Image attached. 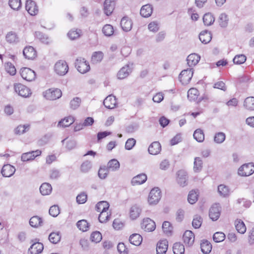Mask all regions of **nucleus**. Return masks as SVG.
Here are the masks:
<instances>
[{
	"mask_svg": "<svg viewBox=\"0 0 254 254\" xmlns=\"http://www.w3.org/2000/svg\"><path fill=\"white\" fill-rule=\"evenodd\" d=\"M62 95L61 90L58 88H50L43 92L45 98L50 100H55L60 98Z\"/></svg>",
	"mask_w": 254,
	"mask_h": 254,
	"instance_id": "obj_1",
	"label": "nucleus"
},
{
	"mask_svg": "<svg viewBox=\"0 0 254 254\" xmlns=\"http://www.w3.org/2000/svg\"><path fill=\"white\" fill-rule=\"evenodd\" d=\"M161 197V190L158 188L152 189L149 194L148 202L150 204H156L160 200Z\"/></svg>",
	"mask_w": 254,
	"mask_h": 254,
	"instance_id": "obj_2",
	"label": "nucleus"
},
{
	"mask_svg": "<svg viewBox=\"0 0 254 254\" xmlns=\"http://www.w3.org/2000/svg\"><path fill=\"white\" fill-rule=\"evenodd\" d=\"M75 64L78 71L81 73H85L90 69L89 63L83 58H77Z\"/></svg>",
	"mask_w": 254,
	"mask_h": 254,
	"instance_id": "obj_3",
	"label": "nucleus"
},
{
	"mask_svg": "<svg viewBox=\"0 0 254 254\" xmlns=\"http://www.w3.org/2000/svg\"><path fill=\"white\" fill-rule=\"evenodd\" d=\"M54 69L57 74L64 75L68 72V66L65 61L60 60L55 64Z\"/></svg>",
	"mask_w": 254,
	"mask_h": 254,
	"instance_id": "obj_4",
	"label": "nucleus"
},
{
	"mask_svg": "<svg viewBox=\"0 0 254 254\" xmlns=\"http://www.w3.org/2000/svg\"><path fill=\"white\" fill-rule=\"evenodd\" d=\"M176 175V181L180 187H184L188 185V176L186 171L180 170L177 172Z\"/></svg>",
	"mask_w": 254,
	"mask_h": 254,
	"instance_id": "obj_5",
	"label": "nucleus"
},
{
	"mask_svg": "<svg viewBox=\"0 0 254 254\" xmlns=\"http://www.w3.org/2000/svg\"><path fill=\"white\" fill-rule=\"evenodd\" d=\"M254 172V164L252 163L245 164L238 169V174L241 176H249Z\"/></svg>",
	"mask_w": 254,
	"mask_h": 254,
	"instance_id": "obj_6",
	"label": "nucleus"
},
{
	"mask_svg": "<svg viewBox=\"0 0 254 254\" xmlns=\"http://www.w3.org/2000/svg\"><path fill=\"white\" fill-rule=\"evenodd\" d=\"M192 68H188L182 71L179 75V79L183 84H187L193 76Z\"/></svg>",
	"mask_w": 254,
	"mask_h": 254,
	"instance_id": "obj_7",
	"label": "nucleus"
},
{
	"mask_svg": "<svg viewBox=\"0 0 254 254\" xmlns=\"http://www.w3.org/2000/svg\"><path fill=\"white\" fill-rule=\"evenodd\" d=\"M20 74L24 80L28 81H32L36 78L35 71L28 67L22 68L20 69Z\"/></svg>",
	"mask_w": 254,
	"mask_h": 254,
	"instance_id": "obj_8",
	"label": "nucleus"
},
{
	"mask_svg": "<svg viewBox=\"0 0 254 254\" xmlns=\"http://www.w3.org/2000/svg\"><path fill=\"white\" fill-rule=\"evenodd\" d=\"M14 90L19 96L23 97H28L31 94L30 89L20 83H17L14 85Z\"/></svg>",
	"mask_w": 254,
	"mask_h": 254,
	"instance_id": "obj_9",
	"label": "nucleus"
},
{
	"mask_svg": "<svg viewBox=\"0 0 254 254\" xmlns=\"http://www.w3.org/2000/svg\"><path fill=\"white\" fill-rule=\"evenodd\" d=\"M221 207L218 203L213 204L209 210V216L213 221L217 220L220 217Z\"/></svg>",
	"mask_w": 254,
	"mask_h": 254,
	"instance_id": "obj_10",
	"label": "nucleus"
},
{
	"mask_svg": "<svg viewBox=\"0 0 254 254\" xmlns=\"http://www.w3.org/2000/svg\"><path fill=\"white\" fill-rule=\"evenodd\" d=\"M116 5V0H105L103 4V10L107 16L113 13Z\"/></svg>",
	"mask_w": 254,
	"mask_h": 254,
	"instance_id": "obj_11",
	"label": "nucleus"
},
{
	"mask_svg": "<svg viewBox=\"0 0 254 254\" xmlns=\"http://www.w3.org/2000/svg\"><path fill=\"white\" fill-rule=\"evenodd\" d=\"M155 222L149 218H145L141 223V228L147 232H152L155 229Z\"/></svg>",
	"mask_w": 254,
	"mask_h": 254,
	"instance_id": "obj_12",
	"label": "nucleus"
},
{
	"mask_svg": "<svg viewBox=\"0 0 254 254\" xmlns=\"http://www.w3.org/2000/svg\"><path fill=\"white\" fill-rule=\"evenodd\" d=\"M132 71V65L126 64L123 66L118 72V79H123L127 77Z\"/></svg>",
	"mask_w": 254,
	"mask_h": 254,
	"instance_id": "obj_13",
	"label": "nucleus"
},
{
	"mask_svg": "<svg viewBox=\"0 0 254 254\" xmlns=\"http://www.w3.org/2000/svg\"><path fill=\"white\" fill-rule=\"evenodd\" d=\"M25 8L31 15H35L38 13V8L35 1L31 0L26 1Z\"/></svg>",
	"mask_w": 254,
	"mask_h": 254,
	"instance_id": "obj_14",
	"label": "nucleus"
},
{
	"mask_svg": "<svg viewBox=\"0 0 254 254\" xmlns=\"http://www.w3.org/2000/svg\"><path fill=\"white\" fill-rule=\"evenodd\" d=\"M41 153V150H36V151L23 153L21 155V160L25 162L34 160L35 157L40 156Z\"/></svg>",
	"mask_w": 254,
	"mask_h": 254,
	"instance_id": "obj_15",
	"label": "nucleus"
},
{
	"mask_svg": "<svg viewBox=\"0 0 254 254\" xmlns=\"http://www.w3.org/2000/svg\"><path fill=\"white\" fill-rule=\"evenodd\" d=\"M103 104L105 107L108 109H114L117 105V100L115 96L112 95H109L104 100Z\"/></svg>",
	"mask_w": 254,
	"mask_h": 254,
	"instance_id": "obj_16",
	"label": "nucleus"
},
{
	"mask_svg": "<svg viewBox=\"0 0 254 254\" xmlns=\"http://www.w3.org/2000/svg\"><path fill=\"white\" fill-rule=\"evenodd\" d=\"M23 54L26 59L33 60L36 57V51L32 46H27L23 50Z\"/></svg>",
	"mask_w": 254,
	"mask_h": 254,
	"instance_id": "obj_17",
	"label": "nucleus"
},
{
	"mask_svg": "<svg viewBox=\"0 0 254 254\" xmlns=\"http://www.w3.org/2000/svg\"><path fill=\"white\" fill-rule=\"evenodd\" d=\"M168 244L166 240L159 241L156 246L157 254H166L168 250Z\"/></svg>",
	"mask_w": 254,
	"mask_h": 254,
	"instance_id": "obj_18",
	"label": "nucleus"
},
{
	"mask_svg": "<svg viewBox=\"0 0 254 254\" xmlns=\"http://www.w3.org/2000/svg\"><path fill=\"white\" fill-rule=\"evenodd\" d=\"M183 240L186 244L189 246H192L194 241V235L192 231L187 230L184 234Z\"/></svg>",
	"mask_w": 254,
	"mask_h": 254,
	"instance_id": "obj_19",
	"label": "nucleus"
},
{
	"mask_svg": "<svg viewBox=\"0 0 254 254\" xmlns=\"http://www.w3.org/2000/svg\"><path fill=\"white\" fill-rule=\"evenodd\" d=\"M15 172V168L10 164L4 165L1 169V174L3 177H10Z\"/></svg>",
	"mask_w": 254,
	"mask_h": 254,
	"instance_id": "obj_20",
	"label": "nucleus"
},
{
	"mask_svg": "<svg viewBox=\"0 0 254 254\" xmlns=\"http://www.w3.org/2000/svg\"><path fill=\"white\" fill-rule=\"evenodd\" d=\"M120 24L123 30L126 32L129 31L132 26L131 20L127 16H125L122 18L121 20Z\"/></svg>",
	"mask_w": 254,
	"mask_h": 254,
	"instance_id": "obj_21",
	"label": "nucleus"
},
{
	"mask_svg": "<svg viewBox=\"0 0 254 254\" xmlns=\"http://www.w3.org/2000/svg\"><path fill=\"white\" fill-rule=\"evenodd\" d=\"M5 39L7 42L11 44H16L19 42V38L17 34L13 31L7 33Z\"/></svg>",
	"mask_w": 254,
	"mask_h": 254,
	"instance_id": "obj_22",
	"label": "nucleus"
},
{
	"mask_svg": "<svg viewBox=\"0 0 254 254\" xmlns=\"http://www.w3.org/2000/svg\"><path fill=\"white\" fill-rule=\"evenodd\" d=\"M43 245L39 242L34 243L31 246L28 250V252L30 254H39L43 250Z\"/></svg>",
	"mask_w": 254,
	"mask_h": 254,
	"instance_id": "obj_23",
	"label": "nucleus"
},
{
	"mask_svg": "<svg viewBox=\"0 0 254 254\" xmlns=\"http://www.w3.org/2000/svg\"><path fill=\"white\" fill-rule=\"evenodd\" d=\"M200 59V57L195 53L191 54L188 56L187 61L190 67L195 66L197 64Z\"/></svg>",
	"mask_w": 254,
	"mask_h": 254,
	"instance_id": "obj_24",
	"label": "nucleus"
},
{
	"mask_svg": "<svg viewBox=\"0 0 254 254\" xmlns=\"http://www.w3.org/2000/svg\"><path fill=\"white\" fill-rule=\"evenodd\" d=\"M147 180V176L144 174H140L134 177L132 180L131 183L132 185H139L145 182Z\"/></svg>",
	"mask_w": 254,
	"mask_h": 254,
	"instance_id": "obj_25",
	"label": "nucleus"
},
{
	"mask_svg": "<svg viewBox=\"0 0 254 254\" xmlns=\"http://www.w3.org/2000/svg\"><path fill=\"white\" fill-rule=\"evenodd\" d=\"M161 147L160 143L158 141H155L152 143L149 146L148 152L152 155H156L161 151Z\"/></svg>",
	"mask_w": 254,
	"mask_h": 254,
	"instance_id": "obj_26",
	"label": "nucleus"
},
{
	"mask_svg": "<svg viewBox=\"0 0 254 254\" xmlns=\"http://www.w3.org/2000/svg\"><path fill=\"white\" fill-rule=\"evenodd\" d=\"M199 39L202 43L206 44L211 41L212 35L210 32L207 30L203 31L199 34Z\"/></svg>",
	"mask_w": 254,
	"mask_h": 254,
	"instance_id": "obj_27",
	"label": "nucleus"
},
{
	"mask_svg": "<svg viewBox=\"0 0 254 254\" xmlns=\"http://www.w3.org/2000/svg\"><path fill=\"white\" fill-rule=\"evenodd\" d=\"M153 11V7L151 5L147 4L142 6L140 13L144 17H149Z\"/></svg>",
	"mask_w": 254,
	"mask_h": 254,
	"instance_id": "obj_28",
	"label": "nucleus"
},
{
	"mask_svg": "<svg viewBox=\"0 0 254 254\" xmlns=\"http://www.w3.org/2000/svg\"><path fill=\"white\" fill-rule=\"evenodd\" d=\"M141 209L137 205L132 206L129 211V215L131 219L134 220L138 218L141 213Z\"/></svg>",
	"mask_w": 254,
	"mask_h": 254,
	"instance_id": "obj_29",
	"label": "nucleus"
},
{
	"mask_svg": "<svg viewBox=\"0 0 254 254\" xmlns=\"http://www.w3.org/2000/svg\"><path fill=\"white\" fill-rule=\"evenodd\" d=\"M120 167L119 162L115 159L110 160L107 164V168L109 171L115 172L118 171Z\"/></svg>",
	"mask_w": 254,
	"mask_h": 254,
	"instance_id": "obj_30",
	"label": "nucleus"
},
{
	"mask_svg": "<svg viewBox=\"0 0 254 254\" xmlns=\"http://www.w3.org/2000/svg\"><path fill=\"white\" fill-rule=\"evenodd\" d=\"M29 224L32 227L37 228L43 225V220L42 218L34 216L32 217L29 220Z\"/></svg>",
	"mask_w": 254,
	"mask_h": 254,
	"instance_id": "obj_31",
	"label": "nucleus"
},
{
	"mask_svg": "<svg viewBox=\"0 0 254 254\" xmlns=\"http://www.w3.org/2000/svg\"><path fill=\"white\" fill-rule=\"evenodd\" d=\"M52 190L51 185L47 183H44L41 185L40 188V191L43 195L50 194Z\"/></svg>",
	"mask_w": 254,
	"mask_h": 254,
	"instance_id": "obj_32",
	"label": "nucleus"
},
{
	"mask_svg": "<svg viewBox=\"0 0 254 254\" xmlns=\"http://www.w3.org/2000/svg\"><path fill=\"white\" fill-rule=\"evenodd\" d=\"M218 20L220 27L225 28L228 24V16L225 13H222L219 15Z\"/></svg>",
	"mask_w": 254,
	"mask_h": 254,
	"instance_id": "obj_33",
	"label": "nucleus"
},
{
	"mask_svg": "<svg viewBox=\"0 0 254 254\" xmlns=\"http://www.w3.org/2000/svg\"><path fill=\"white\" fill-rule=\"evenodd\" d=\"M104 57V54L101 51L95 52L93 53L91 61L93 64L100 63Z\"/></svg>",
	"mask_w": 254,
	"mask_h": 254,
	"instance_id": "obj_34",
	"label": "nucleus"
},
{
	"mask_svg": "<svg viewBox=\"0 0 254 254\" xmlns=\"http://www.w3.org/2000/svg\"><path fill=\"white\" fill-rule=\"evenodd\" d=\"M235 225L238 232L244 234L246 231V226L244 222L241 219H237L235 221Z\"/></svg>",
	"mask_w": 254,
	"mask_h": 254,
	"instance_id": "obj_35",
	"label": "nucleus"
},
{
	"mask_svg": "<svg viewBox=\"0 0 254 254\" xmlns=\"http://www.w3.org/2000/svg\"><path fill=\"white\" fill-rule=\"evenodd\" d=\"M129 241L132 245L139 246L142 241V238L138 234H133L130 236Z\"/></svg>",
	"mask_w": 254,
	"mask_h": 254,
	"instance_id": "obj_36",
	"label": "nucleus"
},
{
	"mask_svg": "<svg viewBox=\"0 0 254 254\" xmlns=\"http://www.w3.org/2000/svg\"><path fill=\"white\" fill-rule=\"evenodd\" d=\"M74 122V118L71 116H68L59 122L58 126L63 127H69Z\"/></svg>",
	"mask_w": 254,
	"mask_h": 254,
	"instance_id": "obj_37",
	"label": "nucleus"
},
{
	"mask_svg": "<svg viewBox=\"0 0 254 254\" xmlns=\"http://www.w3.org/2000/svg\"><path fill=\"white\" fill-rule=\"evenodd\" d=\"M203 21L205 25L210 26L214 23L215 17L211 13L208 12L204 15Z\"/></svg>",
	"mask_w": 254,
	"mask_h": 254,
	"instance_id": "obj_38",
	"label": "nucleus"
},
{
	"mask_svg": "<svg viewBox=\"0 0 254 254\" xmlns=\"http://www.w3.org/2000/svg\"><path fill=\"white\" fill-rule=\"evenodd\" d=\"M29 129L30 125L29 124L20 125L15 129L14 132L16 134L21 135L28 131Z\"/></svg>",
	"mask_w": 254,
	"mask_h": 254,
	"instance_id": "obj_39",
	"label": "nucleus"
},
{
	"mask_svg": "<svg viewBox=\"0 0 254 254\" xmlns=\"http://www.w3.org/2000/svg\"><path fill=\"white\" fill-rule=\"evenodd\" d=\"M109 206V204L107 201H101L96 204L95 208L98 212H101L108 210Z\"/></svg>",
	"mask_w": 254,
	"mask_h": 254,
	"instance_id": "obj_40",
	"label": "nucleus"
},
{
	"mask_svg": "<svg viewBox=\"0 0 254 254\" xmlns=\"http://www.w3.org/2000/svg\"><path fill=\"white\" fill-rule=\"evenodd\" d=\"M198 95L199 92L196 88H190L188 92V98L191 101L197 99Z\"/></svg>",
	"mask_w": 254,
	"mask_h": 254,
	"instance_id": "obj_41",
	"label": "nucleus"
},
{
	"mask_svg": "<svg viewBox=\"0 0 254 254\" xmlns=\"http://www.w3.org/2000/svg\"><path fill=\"white\" fill-rule=\"evenodd\" d=\"M198 199L197 190H192L190 191L188 195V200L190 203L193 204L195 203Z\"/></svg>",
	"mask_w": 254,
	"mask_h": 254,
	"instance_id": "obj_42",
	"label": "nucleus"
},
{
	"mask_svg": "<svg viewBox=\"0 0 254 254\" xmlns=\"http://www.w3.org/2000/svg\"><path fill=\"white\" fill-rule=\"evenodd\" d=\"M81 30L78 29H72L68 32L67 36L71 40H74L79 38L81 35Z\"/></svg>",
	"mask_w": 254,
	"mask_h": 254,
	"instance_id": "obj_43",
	"label": "nucleus"
},
{
	"mask_svg": "<svg viewBox=\"0 0 254 254\" xmlns=\"http://www.w3.org/2000/svg\"><path fill=\"white\" fill-rule=\"evenodd\" d=\"M244 106L249 110H254V97H249L245 99Z\"/></svg>",
	"mask_w": 254,
	"mask_h": 254,
	"instance_id": "obj_44",
	"label": "nucleus"
},
{
	"mask_svg": "<svg viewBox=\"0 0 254 254\" xmlns=\"http://www.w3.org/2000/svg\"><path fill=\"white\" fill-rule=\"evenodd\" d=\"M218 191L219 194L223 197L228 196L230 193L228 187L224 185H220L218 186Z\"/></svg>",
	"mask_w": 254,
	"mask_h": 254,
	"instance_id": "obj_45",
	"label": "nucleus"
},
{
	"mask_svg": "<svg viewBox=\"0 0 254 254\" xmlns=\"http://www.w3.org/2000/svg\"><path fill=\"white\" fill-rule=\"evenodd\" d=\"M194 138L199 142H202L204 140V134L201 129H196L193 133Z\"/></svg>",
	"mask_w": 254,
	"mask_h": 254,
	"instance_id": "obj_46",
	"label": "nucleus"
},
{
	"mask_svg": "<svg viewBox=\"0 0 254 254\" xmlns=\"http://www.w3.org/2000/svg\"><path fill=\"white\" fill-rule=\"evenodd\" d=\"M174 254H184L185 252L184 246L181 243H176L173 246Z\"/></svg>",
	"mask_w": 254,
	"mask_h": 254,
	"instance_id": "obj_47",
	"label": "nucleus"
},
{
	"mask_svg": "<svg viewBox=\"0 0 254 254\" xmlns=\"http://www.w3.org/2000/svg\"><path fill=\"white\" fill-rule=\"evenodd\" d=\"M92 163L91 161L86 160L84 161L80 166V171L83 173H88L92 168Z\"/></svg>",
	"mask_w": 254,
	"mask_h": 254,
	"instance_id": "obj_48",
	"label": "nucleus"
},
{
	"mask_svg": "<svg viewBox=\"0 0 254 254\" xmlns=\"http://www.w3.org/2000/svg\"><path fill=\"white\" fill-rule=\"evenodd\" d=\"M212 249L211 244L207 241L202 242L201 244V250L202 252L205 254H209Z\"/></svg>",
	"mask_w": 254,
	"mask_h": 254,
	"instance_id": "obj_49",
	"label": "nucleus"
},
{
	"mask_svg": "<svg viewBox=\"0 0 254 254\" xmlns=\"http://www.w3.org/2000/svg\"><path fill=\"white\" fill-rule=\"evenodd\" d=\"M35 36L44 44H48L50 42V39L48 36L40 32H36Z\"/></svg>",
	"mask_w": 254,
	"mask_h": 254,
	"instance_id": "obj_50",
	"label": "nucleus"
},
{
	"mask_svg": "<svg viewBox=\"0 0 254 254\" xmlns=\"http://www.w3.org/2000/svg\"><path fill=\"white\" fill-rule=\"evenodd\" d=\"M78 228L83 232L87 231L89 228L88 223L85 220H81L78 221L76 223Z\"/></svg>",
	"mask_w": 254,
	"mask_h": 254,
	"instance_id": "obj_51",
	"label": "nucleus"
},
{
	"mask_svg": "<svg viewBox=\"0 0 254 254\" xmlns=\"http://www.w3.org/2000/svg\"><path fill=\"white\" fill-rule=\"evenodd\" d=\"M111 213L108 212V210L100 212L99 216V221L101 223L106 222L110 218Z\"/></svg>",
	"mask_w": 254,
	"mask_h": 254,
	"instance_id": "obj_52",
	"label": "nucleus"
},
{
	"mask_svg": "<svg viewBox=\"0 0 254 254\" xmlns=\"http://www.w3.org/2000/svg\"><path fill=\"white\" fill-rule=\"evenodd\" d=\"M61 238L59 232L51 233L49 236V241L53 244H57L60 241Z\"/></svg>",
	"mask_w": 254,
	"mask_h": 254,
	"instance_id": "obj_53",
	"label": "nucleus"
},
{
	"mask_svg": "<svg viewBox=\"0 0 254 254\" xmlns=\"http://www.w3.org/2000/svg\"><path fill=\"white\" fill-rule=\"evenodd\" d=\"M162 229L164 233L169 236L172 234L173 227L169 222L165 221L162 224Z\"/></svg>",
	"mask_w": 254,
	"mask_h": 254,
	"instance_id": "obj_54",
	"label": "nucleus"
},
{
	"mask_svg": "<svg viewBox=\"0 0 254 254\" xmlns=\"http://www.w3.org/2000/svg\"><path fill=\"white\" fill-rule=\"evenodd\" d=\"M226 135L224 132H219L216 133L214 136V141L215 143L220 144L225 140Z\"/></svg>",
	"mask_w": 254,
	"mask_h": 254,
	"instance_id": "obj_55",
	"label": "nucleus"
},
{
	"mask_svg": "<svg viewBox=\"0 0 254 254\" xmlns=\"http://www.w3.org/2000/svg\"><path fill=\"white\" fill-rule=\"evenodd\" d=\"M193 170L195 172L201 171L202 167V161L199 157H196L194 159Z\"/></svg>",
	"mask_w": 254,
	"mask_h": 254,
	"instance_id": "obj_56",
	"label": "nucleus"
},
{
	"mask_svg": "<svg viewBox=\"0 0 254 254\" xmlns=\"http://www.w3.org/2000/svg\"><path fill=\"white\" fill-rule=\"evenodd\" d=\"M202 222V218L201 217L198 215H195L193 217L192 225L194 228L197 229L201 226Z\"/></svg>",
	"mask_w": 254,
	"mask_h": 254,
	"instance_id": "obj_57",
	"label": "nucleus"
},
{
	"mask_svg": "<svg viewBox=\"0 0 254 254\" xmlns=\"http://www.w3.org/2000/svg\"><path fill=\"white\" fill-rule=\"evenodd\" d=\"M102 32L105 36H110L114 33L113 27L110 24H106L103 27Z\"/></svg>",
	"mask_w": 254,
	"mask_h": 254,
	"instance_id": "obj_58",
	"label": "nucleus"
},
{
	"mask_svg": "<svg viewBox=\"0 0 254 254\" xmlns=\"http://www.w3.org/2000/svg\"><path fill=\"white\" fill-rule=\"evenodd\" d=\"M8 3L13 10H18L21 6V0H9Z\"/></svg>",
	"mask_w": 254,
	"mask_h": 254,
	"instance_id": "obj_59",
	"label": "nucleus"
},
{
	"mask_svg": "<svg viewBox=\"0 0 254 254\" xmlns=\"http://www.w3.org/2000/svg\"><path fill=\"white\" fill-rule=\"evenodd\" d=\"M5 68L7 72L11 75H14L16 73V68L14 66L9 62H7L5 64Z\"/></svg>",
	"mask_w": 254,
	"mask_h": 254,
	"instance_id": "obj_60",
	"label": "nucleus"
},
{
	"mask_svg": "<svg viewBox=\"0 0 254 254\" xmlns=\"http://www.w3.org/2000/svg\"><path fill=\"white\" fill-rule=\"evenodd\" d=\"M213 238L216 243H219L224 240L225 235L222 232H217L214 233Z\"/></svg>",
	"mask_w": 254,
	"mask_h": 254,
	"instance_id": "obj_61",
	"label": "nucleus"
},
{
	"mask_svg": "<svg viewBox=\"0 0 254 254\" xmlns=\"http://www.w3.org/2000/svg\"><path fill=\"white\" fill-rule=\"evenodd\" d=\"M246 57L244 55H236L233 59V62L235 64H241L246 61Z\"/></svg>",
	"mask_w": 254,
	"mask_h": 254,
	"instance_id": "obj_62",
	"label": "nucleus"
},
{
	"mask_svg": "<svg viewBox=\"0 0 254 254\" xmlns=\"http://www.w3.org/2000/svg\"><path fill=\"white\" fill-rule=\"evenodd\" d=\"M102 238L101 234L98 231H95L91 234L90 239L91 241L97 243L101 241Z\"/></svg>",
	"mask_w": 254,
	"mask_h": 254,
	"instance_id": "obj_63",
	"label": "nucleus"
},
{
	"mask_svg": "<svg viewBox=\"0 0 254 254\" xmlns=\"http://www.w3.org/2000/svg\"><path fill=\"white\" fill-rule=\"evenodd\" d=\"M109 170L106 167H100L98 171V176L101 179H105L109 173Z\"/></svg>",
	"mask_w": 254,
	"mask_h": 254,
	"instance_id": "obj_64",
	"label": "nucleus"
}]
</instances>
